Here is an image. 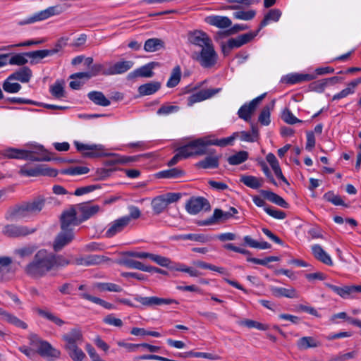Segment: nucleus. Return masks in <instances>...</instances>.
I'll use <instances>...</instances> for the list:
<instances>
[{"label": "nucleus", "instance_id": "1", "mask_svg": "<svg viewBox=\"0 0 361 361\" xmlns=\"http://www.w3.org/2000/svg\"><path fill=\"white\" fill-rule=\"evenodd\" d=\"M71 262L62 255H55L45 250H39L25 268V273L32 277H42L51 270L68 265Z\"/></svg>", "mask_w": 361, "mask_h": 361}, {"label": "nucleus", "instance_id": "2", "mask_svg": "<svg viewBox=\"0 0 361 361\" xmlns=\"http://www.w3.org/2000/svg\"><path fill=\"white\" fill-rule=\"evenodd\" d=\"M77 218L76 210L71 208L64 211L61 216V232L57 235L54 243V249L59 251L74 238L73 228L80 224Z\"/></svg>", "mask_w": 361, "mask_h": 361}, {"label": "nucleus", "instance_id": "3", "mask_svg": "<svg viewBox=\"0 0 361 361\" xmlns=\"http://www.w3.org/2000/svg\"><path fill=\"white\" fill-rule=\"evenodd\" d=\"M45 202L46 200L44 197L39 196L30 201L24 202L11 213L8 219L12 221H18L35 216L42 210Z\"/></svg>", "mask_w": 361, "mask_h": 361}, {"label": "nucleus", "instance_id": "4", "mask_svg": "<svg viewBox=\"0 0 361 361\" xmlns=\"http://www.w3.org/2000/svg\"><path fill=\"white\" fill-rule=\"evenodd\" d=\"M63 11V8L59 4L49 6L46 9L36 12L32 15L25 18L24 19L18 20L17 24L20 26L33 24L37 22L45 20L52 16H59Z\"/></svg>", "mask_w": 361, "mask_h": 361}, {"label": "nucleus", "instance_id": "5", "mask_svg": "<svg viewBox=\"0 0 361 361\" xmlns=\"http://www.w3.org/2000/svg\"><path fill=\"white\" fill-rule=\"evenodd\" d=\"M192 57L203 68H211L214 66L218 59V55L214 49L213 42L202 48L200 51L194 52Z\"/></svg>", "mask_w": 361, "mask_h": 361}, {"label": "nucleus", "instance_id": "6", "mask_svg": "<svg viewBox=\"0 0 361 361\" xmlns=\"http://www.w3.org/2000/svg\"><path fill=\"white\" fill-rule=\"evenodd\" d=\"M208 137H202L190 142L188 144L178 148V154L188 158L194 155H202L206 153L208 146Z\"/></svg>", "mask_w": 361, "mask_h": 361}, {"label": "nucleus", "instance_id": "7", "mask_svg": "<svg viewBox=\"0 0 361 361\" xmlns=\"http://www.w3.org/2000/svg\"><path fill=\"white\" fill-rule=\"evenodd\" d=\"M181 197L178 192H167L156 196L152 200L151 205L155 214H160L168 207L169 204L176 202Z\"/></svg>", "mask_w": 361, "mask_h": 361}, {"label": "nucleus", "instance_id": "8", "mask_svg": "<svg viewBox=\"0 0 361 361\" xmlns=\"http://www.w3.org/2000/svg\"><path fill=\"white\" fill-rule=\"evenodd\" d=\"M30 343L37 348V353L42 357L59 358L61 355L60 350L53 348L47 341H42L37 336L31 338Z\"/></svg>", "mask_w": 361, "mask_h": 361}, {"label": "nucleus", "instance_id": "9", "mask_svg": "<svg viewBox=\"0 0 361 361\" xmlns=\"http://www.w3.org/2000/svg\"><path fill=\"white\" fill-rule=\"evenodd\" d=\"M76 149L85 157L95 158L106 155L104 145L100 144H84L79 141L73 142Z\"/></svg>", "mask_w": 361, "mask_h": 361}, {"label": "nucleus", "instance_id": "10", "mask_svg": "<svg viewBox=\"0 0 361 361\" xmlns=\"http://www.w3.org/2000/svg\"><path fill=\"white\" fill-rule=\"evenodd\" d=\"M19 173L26 177H36L40 175L56 176V171L44 168L43 165L30 166L25 164L20 167Z\"/></svg>", "mask_w": 361, "mask_h": 361}, {"label": "nucleus", "instance_id": "11", "mask_svg": "<svg viewBox=\"0 0 361 361\" xmlns=\"http://www.w3.org/2000/svg\"><path fill=\"white\" fill-rule=\"evenodd\" d=\"M104 75H114L123 74L133 68L134 62L132 61H119L116 63L108 62Z\"/></svg>", "mask_w": 361, "mask_h": 361}, {"label": "nucleus", "instance_id": "12", "mask_svg": "<svg viewBox=\"0 0 361 361\" xmlns=\"http://www.w3.org/2000/svg\"><path fill=\"white\" fill-rule=\"evenodd\" d=\"M188 40L190 44L201 49L212 43L209 36L205 32L199 30L189 32Z\"/></svg>", "mask_w": 361, "mask_h": 361}, {"label": "nucleus", "instance_id": "13", "mask_svg": "<svg viewBox=\"0 0 361 361\" xmlns=\"http://www.w3.org/2000/svg\"><path fill=\"white\" fill-rule=\"evenodd\" d=\"M186 210L190 214H197L203 209L208 210L210 205L207 199L198 197L190 198L186 204Z\"/></svg>", "mask_w": 361, "mask_h": 361}, {"label": "nucleus", "instance_id": "14", "mask_svg": "<svg viewBox=\"0 0 361 361\" xmlns=\"http://www.w3.org/2000/svg\"><path fill=\"white\" fill-rule=\"evenodd\" d=\"M281 11L278 8H273L269 10L265 15L263 20L259 25L258 28L255 32H250V41L254 39L258 34V32L264 27L267 26L271 22H277L281 16Z\"/></svg>", "mask_w": 361, "mask_h": 361}, {"label": "nucleus", "instance_id": "15", "mask_svg": "<svg viewBox=\"0 0 361 361\" xmlns=\"http://www.w3.org/2000/svg\"><path fill=\"white\" fill-rule=\"evenodd\" d=\"M35 228H29L26 226H17V225H6L3 228V233L4 235L16 238L20 236H25L31 234L35 231Z\"/></svg>", "mask_w": 361, "mask_h": 361}, {"label": "nucleus", "instance_id": "16", "mask_svg": "<svg viewBox=\"0 0 361 361\" xmlns=\"http://www.w3.org/2000/svg\"><path fill=\"white\" fill-rule=\"evenodd\" d=\"M247 42L248 33H245L235 38H231L226 42H222L221 47L224 54L226 55L231 49L238 48Z\"/></svg>", "mask_w": 361, "mask_h": 361}, {"label": "nucleus", "instance_id": "17", "mask_svg": "<svg viewBox=\"0 0 361 361\" xmlns=\"http://www.w3.org/2000/svg\"><path fill=\"white\" fill-rule=\"evenodd\" d=\"M221 88H213L207 90H202L192 94L188 98V105L191 106L195 103L200 102L209 98H211L221 91Z\"/></svg>", "mask_w": 361, "mask_h": 361}, {"label": "nucleus", "instance_id": "18", "mask_svg": "<svg viewBox=\"0 0 361 361\" xmlns=\"http://www.w3.org/2000/svg\"><path fill=\"white\" fill-rule=\"evenodd\" d=\"M128 225V219L127 217H120L106 226L105 235L107 238H111L116 234L121 233Z\"/></svg>", "mask_w": 361, "mask_h": 361}, {"label": "nucleus", "instance_id": "19", "mask_svg": "<svg viewBox=\"0 0 361 361\" xmlns=\"http://www.w3.org/2000/svg\"><path fill=\"white\" fill-rule=\"evenodd\" d=\"M236 213L237 209L234 207H231L228 211L215 209L213 215L209 219L204 221L201 225H209L215 221L228 220Z\"/></svg>", "mask_w": 361, "mask_h": 361}, {"label": "nucleus", "instance_id": "20", "mask_svg": "<svg viewBox=\"0 0 361 361\" xmlns=\"http://www.w3.org/2000/svg\"><path fill=\"white\" fill-rule=\"evenodd\" d=\"M107 65L106 63H94L90 68V70L86 72H79L71 75V78H85V80H89L92 77L98 75H104V72L106 70Z\"/></svg>", "mask_w": 361, "mask_h": 361}, {"label": "nucleus", "instance_id": "21", "mask_svg": "<svg viewBox=\"0 0 361 361\" xmlns=\"http://www.w3.org/2000/svg\"><path fill=\"white\" fill-rule=\"evenodd\" d=\"M63 340L65 341L64 348L73 347L77 345L83 340L82 331L80 328H73L68 333L63 335Z\"/></svg>", "mask_w": 361, "mask_h": 361}, {"label": "nucleus", "instance_id": "22", "mask_svg": "<svg viewBox=\"0 0 361 361\" xmlns=\"http://www.w3.org/2000/svg\"><path fill=\"white\" fill-rule=\"evenodd\" d=\"M316 78L314 74L290 73L282 78L281 82L287 85H294L305 81H311Z\"/></svg>", "mask_w": 361, "mask_h": 361}, {"label": "nucleus", "instance_id": "23", "mask_svg": "<svg viewBox=\"0 0 361 361\" xmlns=\"http://www.w3.org/2000/svg\"><path fill=\"white\" fill-rule=\"evenodd\" d=\"M154 63H148L130 72L128 75L127 79L128 80H133L137 78H151L154 75Z\"/></svg>", "mask_w": 361, "mask_h": 361}, {"label": "nucleus", "instance_id": "24", "mask_svg": "<svg viewBox=\"0 0 361 361\" xmlns=\"http://www.w3.org/2000/svg\"><path fill=\"white\" fill-rule=\"evenodd\" d=\"M325 286L343 298H346L348 295L355 292L361 293V285L339 287L326 283Z\"/></svg>", "mask_w": 361, "mask_h": 361}, {"label": "nucleus", "instance_id": "25", "mask_svg": "<svg viewBox=\"0 0 361 361\" xmlns=\"http://www.w3.org/2000/svg\"><path fill=\"white\" fill-rule=\"evenodd\" d=\"M36 149L39 151L37 154H35L32 152L25 150L23 159L36 161H47L51 159L48 152L44 149L42 146H36Z\"/></svg>", "mask_w": 361, "mask_h": 361}, {"label": "nucleus", "instance_id": "26", "mask_svg": "<svg viewBox=\"0 0 361 361\" xmlns=\"http://www.w3.org/2000/svg\"><path fill=\"white\" fill-rule=\"evenodd\" d=\"M204 21L210 25L221 29L228 28L232 24L231 20L228 17L215 15L207 16Z\"/></svg>", "mask_w": 361, "mask_h": 361}, {"label": "nucleus", "instance_id": "27", "mask_svg": "<svg viewBox=\"0 0 361 361\" xmlns=\"http://www.w3.org/2000/svg\"><path fill=\"white\" fill-rule=\"evenodd\" d=\"M312 252L314 257L318 261L328 266L333 265V261L331 257L324 251L320 245L316 244L312 245Z\"/></svg>", "mask_w": 361, "mask_h": 361}, {"label": "nucleus", "instance_id": "28", "mask_svg": "<svg viewBox=\"0 0 361 361\" xmlns=\"http://www.w3.org/2000/svg\"><path fill=\"white\" fill-rule=\"evenodd\" d=\"M260 194L263 196L264 198L268 200L272 203L276 204L283 208L288 209L289 207V204L281 196L274 193L270 190H260Z\"/></svg>", "mask_w": 361, "mask_h": 361}, {"label": "nucleus", "instance_id": "29", "mask_svg": "<svg viewBox=\"0 0 361 361\" xmlns=\"http://www.w3.org/2000/svg\"><path fill=\"white\" fill-rule=\"evenodd\" d=\"M173 240H192L202 243H207L212 239V236H209L204 234L200 233H188V234H180L173 237Z\"/></svg>", "mask_w": 361, "mask_h": 361}, {"label": "nucleus", "instance_id": "30", "mask_svg": "<svg viewBox=\"0 0 361 361\" xmlns=\"http://www.w3.org/2000/svg\"><path fill=\"white\" fill-rule=\"evenodd\" d=\"M32 71L27 66H23L9 75V79H15L23 83L28 82L32 77Z\"/></svg>", "mask_w": 361, "mask_h": 361}, {"label": "nucleus", "instance_id": "31", "mask_svg": "<svg viewBox=\"0 0 361 361\" xmlns=\"http://www.w3.org/2000/svg\"><path fill=\"white\" fill-rule=\"evenodd\" d=\"M87 97L91 102L98 106H108L111 104L110 100L100 91H91L87 94Z\"/></svg>", "mask_w": 361, "mask_h": 361}, {"label": "nucleus", "instance_id": "32", "mask_svg": "<svg viewBox=\"0 0 361 361\" xmlns=\"http://www.w3.org/2000/svg\"><path fill=\"white\" fill-rule=\"evenodd\" d=\"M161 87V83L153 81L143 84L138 87V92L141 96L151 95L157 92Z\"/></svg>", "mask_w": 361, "mask_h": 361}, {"label": "nucleus", "instance_id": "33", "mask_svg": "<svg viewBox=\"0 0 361 361\" xmlns=\"http://www.w3.org/2000/svg\"><path fill=\"white\" fill-rule=\"evenodd\" d=\"M320 345V342L312 336H304L297 341V347L299 350H306L310 348H317Z\"/></svg>", "mask_w": 361, "mask_h": 361}, {"label": "nucleus", "instance_id": "34", "mask_svg": "<svg viewBox=\"0 0 361 361\" xmlns=\"http://www.w3.org/2000/svg\"><path fill=\"white\" fill-rule=\"evenodd\" d=\"M272 294L277 298L286 297L288 298H296L298 294L295 288H286L282 287H274L271 288Z\"/></svg>", "mask_w": 361, "mask_h": 361}, {"label": "nucleus", "instance_id": "35", "mask_svg": "<svg viewBox=\"0 0 361 361\" xmlns=\"http://www.w3.org/2000/svg\"><path fill=\"white\" fill-rule=\"evenodd\" d=\"M238 134H232L231 136L227 137H224L221 139H211L208 137V144L209 145H216L219 147H226L231 146L233 145L234 141L236 140V137Z\"/></svg>", "mask_w": 361, "mask_h": 361}, {"label": "nucleus", "instance_id": "36", "mask_svg": "<svg viewBox=\"0 0 361 361\" xmlns=\"http://www.w3.org/2000/svg\"><path fill=\"white\" fill-rule=\"evenodd\" d=\"M49 91L51 95L58 99H61L66 96L63 82L60 80H56L49 87Z\"/></svg>", "mask_w": 361, "mask_h": 361}, {"label": "nucleus", "instance_id": "37", "mask_svg": "<svg viewBox=\"0 0 361 361\" xmlns=\"http://www.w3.org/2000/svg\"><path fill=\"white\" fill-rule=\"evenodd\" d=\"M80 296L85 300L91 301L95 304H97L106 310H114L115 307L113 304L106 302L101 298L97 297L92 296L87 293H82L80 294Z\"/></svg>", "mask_w": 361, "mask_h": 361}, {"label": "nucleus", "instance_id": "38", "mask_svg": "<svg viewBox=\"0 0 361 361\" xmlns=\"http://www.w3.org/2000/svg\"><path fill=\"white\" fill-rule=\"evenodd\" d=\"M164 47V42L158 38L147 39L144 44V49L147 52H154Z\"/></svg>", "mask_w": 361, "mask_h": 361}, {"label": "nucleus", "instance_id": "39", "mask_svg": "<svg viewBox=\"0 0 361 361\" xmlns=\"http://www.w3.org/2000/svg\"><path fill=\"white\" fill-rule=\"evenodd\" d=\"M197 166L202 169H216L219 166L218 156H208L197 163Z\"/></svg>", "mask_w": 361, "mask_h": 361}, {"label": "nucleus", "instance_id": "40", "mask_svg": "<svg viewBox=\"0 0 361 361\" xmlns=\"http://www.w3.org/2000/svg\"><path fill=\"white\" fill-rule=\"evenodd\" d=\"M94 288H97L100 291H110V292H121L122 290V288L113 283H95L93 285Z\"/></svg>", "mask_w": 361, "mask_h": 361}, {"label": "nucleus", "instance_id": "41", "mask_svg": "<svg viewBox=\"0 0 361 361\" xmlns=\"http://www.w3.org/2000/svg\"><path fill=\"white\" fill-rule=\"evenodd\" d=\"M181 77V70L179 66H176L172 70L170 78H169L166 86L169 88L176 87L180 82Z\"/></svg>", "mask_w": 361, "mask_h": 361}, {"label": "nucleus", "instance_id": "42", "mask_svg": "<svg viewBox=\"0 0 361 361\" xmlns=\"http://www.w3.org/2000/svg\"><path fill=\"white\" fill-rule=\"evenodd\" d=\"M70 357L73 361H82L85 357V353L80 349L78 345L73 347H68L65 348Z\"/></svg>", "mask_w": 361, "mask_h": 361}, {"label": "nucleus", "instance_id": "43", "mask_svg": "<svg viewBox=\"0 0 361 361\" xmlns=\"http://www.w3.org/2000/svg\"><path fill=\"white\" fill-rule=\"evenodd\" d=\"M183 174V171L177 168H173L159 171L157 173V177L160 178H177L181 177Z\"/></svg>", "mask_w": 361, "mask_h": 361}, {"label": "nucleus", "instance_id": "44", "mask_svg": "<svg viewBox=\"0 0 361 361\" xmlns=\"http://www.w3.org/2000/svg\"><path fill=\"white\" fill-rule=\"evenodd\" d=\"M15 79H9V76L3 82V89L6 92L14 94L18 92L21 89V85L18 82H12Z\"/></svg>", "mask_w": 361, "mask_h": 361}, {"label": "nucleus", "instance_id": "45", "mask_svg": "<svg viewBox=\"0 0 361 361\" xmlns=\"http://www.w3.org/2000/svg\"><path fill=\"white\" fill-rule=\"evenodd\" d=\"M323 199L325 200L326 202H331L336 206L341 205L344 206L345 207H348V205L345 204L341 197L338 195H335L333 191H328L327 192H326L323 195Z\"/></svg>", "mask_w": 361, "mask_h": 361}, {"label": "nucleus", "instance_id": "46", "mask_svg": "<svg viewBox=\"0 0 361 361\" xmlns=\"http://www.w3.org/2000/svg\"><path fill=\"white\" fill-rule=\"evenodd\" d=\"M100 257L97 255H90L87 257H80L75 260L77 265L90 266L100 262Z\"/></svg>", "mask_w": 361, "mask_h": 361}, {"label": "nucleus", "instance_id": "47", "mask_svg": "<svg viewBox=\"0 0 361 361\" xmlns=\"http://www.w3.org/2000/svg\"><path fill=\"white\" fill-rule=\"evenodd\" d=\"M179 109L180 107L177 105L164 104L157 111V114L159 116H168L178 112Z\"/></svg>", "mask_w": 361, "mask_h": 361}, {"label": "nucleus", "instance_id": "48", "mask_svg": "<svg viewBox=\"0 0 361 361\" xmlns=\"http://www.w3.org/2000/svg\"><path fill=\"white\" fill-rule=\"evenodd\" d=\"M270 106L269 105H266L263 107L262 109L259 117H258V121L262 126H267L271 123V118H270Z\"/></svg>", "mask_w": 361, "mask_h": 361}, {"label": "nucleus", "instance_id": "49", "mask_svg": "<svg viewBox=\"0 0 361 361\" xmlns=\"http://www.w3.org/2000/svg\"><path fill=\"white\" fill-rule=\"evenodd\" d=\"M37 312L39 315L54 322L56 325L59 326H61L65 324V322L63 320H62L61 319H60L59 317H58L57 316L54 315L53 313L49 311H44L43 310L39 309L37 310Z\"/></svg>", "mask_w": 361, "mask_h": 361}, {"label": "nucleus", "instance_id": "50", "mask_svg": "<svg viewBox=\"0 0 361 361\" xmlns=\"http://www.w3.org/2000/svg\"><path fill=\"white\" fill-rule=\"evenodd\" d=\"M27 53H19L11 55L9 60H8V64L23 66L27 62L26 59Z\"/></svg>", "mask_w": 361, "mask_h": 361}, {"label": "nucleus", "instance_id": "51", "mask_svg": "<svg viewBox=\"0 0 361 361\" xmlns=\"http://www.w3.org/2000/svg\"><path fill=\"white\" fill-rule=\"evenodd\" d=\"M247 158V153L245 151L239 152L228 158V161L231 165H238L245 161Z\"/></svg>", "mask_w": 361, "mask_h": 361}, {"label": "nucleus", "instance_id": "52", "mask_svg": "<svg viewBox=\"0 0 361 361\" xmlns=\"http://www.w3.org/2000/svg\"><path fill=\"white\" fill-rule=\"evenodd\" d=\"M281 118L284 122L290 125L296 123H302V121L297 118L288 108H286L282 111Z\"/></svg>", "mask_w": 361, "mask_h": 361}, {"label": "nucleus", "instance_id": "53", "mask_svg": "<svg viewBox=\"0 0 361 361\" xmlns=\"http://www.w3.org/2000/svg\"><path fill=\"white\" fill-rule=\"evenodd\" d=\"M150 259L157 264L163 267L169 268L170 264H171V260L169 257L157 254L152 253Z\"/></svg>", "mask_w": 361, "mask_h": 361}, {"label": "nucleus", "instance_id": "54", "mask_svg": "<svg viewBox=\"0 0 361 361\" xmlns=\"http://www.w3.org/2000/svg\"><path fill=\"white\" fill-rule=\"evenodd\" d=\"M6 322L15 326L16 327L26 329L27 328V324L23 320L20 319L16 315L10 313L5 321Z\"/></svg>", "mask_w": 361, "mask_h": 361}, {"label": "nucleus", "instance_id": "55", "mask_svg": "<svg viewBox=\"0 0 361 361\" xmlns=\"http://www.w3.org/2000/svg\"><path fill=\"white\" fill-rule=\"evenodd\" d=\"M68 40L69 38L68 37H60L54 44V47L49 49V51H51V55L53 56L57 54L66 47L68 45Z\"/></svg>", "mask_w": 361, "mask_h": 361}, {"label": "nucleus", "instance_id": "56", "mask_svg": "<svg viewBox=\"0 0 361 361\" xmlns=\"http://www.w3.org/2000/svg\"><path fill=\"white\" fill-rule=\"evenodd\" d=\"M24 149H18L16 148H8L4 151V155L10 159H23Z\"/></svg>", "mask_w": 361, "mask_h": 361}, {"label": "nucleus", "instance_id": "57", "mask_svg": "<svg viewBox=\"0 0 361 361\" xmlns=\"http://www.w3.org/2000/svg\"><path fill=\"white\" fill-rule=\"evenodd\" d=\"M264 210L267 214L276 219H284L286 217L285 212L274 209L271 207H265Z\"/></svg>", "mask_w": 361, "mask_h": 361}, {"label": "nucleus", "instance_id": "58", "mask_svg": "<svg viewBox=\"0 0 361 361\" xmlns=\"http://www.w3.org/2000/svg\"><path fill=\"white\" fill-rule=\"evenodd\" d=\"M98 205L85 206L82 208V216L84 219H87L96 214L99 211Z\"/></svg>", "mask_w": 361, "mask_h": 361}, {"label": "nucleus", "instance_id": "59", "mask_svg": "<svg viewBox=\"0 0 361 361\" xmlns=\"http://www.w3.org/2000/svg\"><path fill=\"white\" fill-rule=\"evenodd\" d=\"M27 56L33 59H42L51 55V51L49 49H42L27 52Z\"/></svg>", "mask_w": 361, "mask_h": 361}, {"label": "nucleus", "instance_id": "60", "mask_svg": "<svg viewBox=\"0 0 361 361\" xmlns=\"http://www.w3.org/2000/svg\"><path fill=\"white\" fill-rule=\"evenodd\" d=\"M35 248L33 246H25L15 250L14 253L21 258L30 257L35 252Z\"/></svg>", "mask_w": 361, "mask_h": 361}, {"label": "nucleus", "instance_id": "61", "mask_svg": "<svg viewBox=\"0 0 361 361\" xmlns=\"http://www.w3.org/2000/svg\"><path fill=\"white\" fill-rule=\"evenodd\" d=\"M128 210L129 212V214L123 216V217H127L128 219V224L131 220L137 219L141 216V212L140 209L136 206L130 205L128 207Z\"/></svg>", "mask_w": 361, "mask_h": 361}, {"label": "nucleus", "instance_id": "62", "mask_svg": "<svg viewBox=\"0 0 361 361\" xmlns=\"http://www.w3.org/2000/svg\"><path fill=\"white\" fill-rule=\"evenodd\" d=\"M326 86L324 79H322L311 82L309 85V88L312 91L321 93L324 91Z\"/></svg>", "mask_w": 361, "mask_h": 361}, {"label": "nucleus", "instance_id": "63", "mask_svg": "<svg viewBox=\"0 0 361 361\" xmlns=\"http://www.w3.org/2000/svg\"><path fill=\"white\" fill-rule=\"evenodd\" d=\"M103 322L109 325L116 327H121L123 322L121 319L115 317L113 314H109L103 319Z\"/></svg>", "mask_w": 361, "mask_h": 361}, {"label": "nucleus", "instance_id": "64", "mask_svg": "<svg viewBox=\"0 0 361 361\" xmlns=\"http://www.w3.org/2000/svg\"><path fill=\"white\" fill-rule=\"evenodd\" d=\"M355 91V90H354L351 87V86L349 84H348L347 87H345V89L342 90L341 92H339L338 93H337L333 96L332 101L339 100L341 99L345 98L350 94H354Z\"/></svg>", "mask_w": 361, "mask_h": 361}]
</instances>
